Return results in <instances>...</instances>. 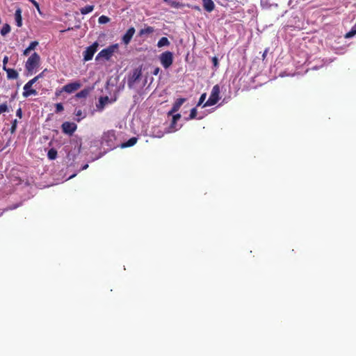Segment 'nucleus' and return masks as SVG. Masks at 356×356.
<instances>
[{"label": "nucleus", "instance_id": "1", "mask_svg": "<svg viewBox=\"0 0 356 356\" xmlns=\"http://www.w3.org/2000/svg\"><path fill=\"white\" fill-rule=\"evenodd\" d=\"M40 56L36 52H34L31 54V56L27 59L25 63V69L27 72V75H31L35 72V70L40 66Z\"/></svg>", "mask_w": 356, "mask_h": 356}, {"label": "nucleus", "instance_id": "2", "mask_svg": "<svg viewBox=\"0 0 356 356\" xmlns=\"http://www.w3.org/2000/svg\"><path fill=\"white\" fill-rule=\"evenodd\" d=\"M115 131L109 130L104 132L102 137V145L107 147L108 149H112L115 148L117 145L115 144Z\"/></svg>", "mask_w": 356, "mask_h": 356}, {"label": "nucleus", "instance_id": "3", "mask_svg": "<svg viewBox=\"0 0 356 356\" xmlns=\"http://www.w3.org/2000/svg\"><path fill=\"white\" fill-rule=\"evenodd\" d=\"M220 86L218 85H215L211 90V92L209 99L204 104L203 107L211 106L217 104L220 99Z\"/></svg>", "mask_w": 356, "mask_h": 356}, {"label": "nucleus", "instance_id": "4", "mask_svg": "<svg viewBox=\"0 0 356 356\" xmlns=\"http://www.w3.org/2000/svg\"><path fill=\"white\" fill-rule=\"evenodd\" d=\"M118 44H113L109 47H108L106 49H102L101 51L99 52L97 56H96V60H99L102 58H104L106 60H108L111 56H113L114 51L118 49Z\"/></svg>", "mask_w": 356, "mask_h": 356}, {"label": "nucleus", "instance_id": "5", "mask_svg": "<svg viewBox=\"0 0 356 356\" xmlns=\"http://www.w3.org/2000/svg\"><path fill=\"white\" fill-rule=\"evenodd\" d=\"M159 59L163 67L168 69L173 63V54L170 51H165L160 55Z\"/></svg>", "mask_w": 356, "mask_h": 356}, {"label": "nucleus", "instance_id": "6", "mask_svg": "<svg viewBox=\"0 0 356 356\" xmlns=\"http://www.w3.org/2000/svg\"><path fill=\"white\" fill-rule=\"evenodd\" d=\"M142 75L141 68H136L133 70L132 73L129 76L127 84L129 88L134 87L136 81H138Z\"/></svg>", "mask_w": 356, "mask_h": 356}, {"label": "nucleus", "instance_id": "7", "mask_svg": "<svg viewBox=\"0 0 356 356\" xmlns=\"http://www.w3.org/2000/svg\"><path fill=\"white\" fill-rule=\"evenodd\" d=\"M99 44L97 42H95L92 45L88 47L83 51V60L84 61H89L92 60L95 53L97 50Z\"/></svg>", "mask_w": 356, "mask_h": 356}, {"label": "nucleus", "instance_id": "8", "mask_svg": "<svg viewBox=\"0 0 356 356\" xmlns=\"http://www.w3.org/2000/svg\"><path fill=\"white\" fill-rule=\"evenodd\" d=\"M35 83V80L33 79L29 81L24 86V92L22 95L24 97H28L30 95H37V91L35 89H32V86Z\"/></svg>", "mask_w": 356, "mask_h": 356}, {"label": "nucleus", "instance_id": "9", "mask_svg": "<svg viewBox=\"0 0 356 356\" xmlns=\"http://www.w3.org/2000/svg\"><path fill=\"white\" fill-rule=\"evenodd\" d=\"M61 127L63 133L72 135L73 133L76 131L77 126L74 122H65L62 124Z\"/></svg>", "mask_w": 356, "mask_h": 356}, {"label": "nucleus", "instance_id": "10", "mask_svg": "<svg viewBox=\"0 0 356 356\" xmlns=\"http://www.w3.org/2000/svg\"><path fill=\"white\" fill-rule=\"evenodd\" d=\"M81 87V83L79 81H74L67 83L63 87V90L67 93H72Z\"/></svg>", "mask_w": 356, "mask_h": 356}, {"label": "nucleus", "instance_id": "11", "mask_svg": "<svg viewBox=\"0 0 356 356\" xmlns=\"http://www.w3.org/2000/svg\"><path fill=\"white\" fill-rule=\"evenodd\" d=\"M186 102L185 98H179L173 104L171 110L168 112V115H172L179 111L181 105Z\"/></svg>", "mask_w": 356, "mask_h": 356}, {"label": "nucleus", "instance_id": "12", "mask_svg": "<svg viewBox=\"0 0 356 356\" xmlns=\"http://www.w3.org/2000/svg\"><path fill=\"white\" fill-rule=\"evenodd\" d=\"M134 33H135V29L134 27L129 28L122 37V41H123L124 44H128L130 42V41L131 40V38H132L133 35H134Z\"/></svg>", "mask_w": 356, "mask_h": 356}, {"label": "nucleus", "instance_id": "13", "mask_svg": "<svg viewBox=\"0 0 356 356\" xmlns=\"http://www.w3.org/2000/svg\"><path fill=\"white\" fill-rule=\"evenodd\" d=\"M204 9L208 12H212L215 8V4L212 0H202Z\"/></svg>", "mask_w": 356, "mask_h": 356}, {"label": "nucleus", "instance_id": "14", "mask_svg": "<svg viewBox=\"0 0 356 356\" xmlns=\"http://www.w3.org/2000/svg\"><path fill=\"white\" fill-rule=\"evenodd\" d=\"M15 19L16 25L18 27H21L22 26V9L20 8H17L15 10Z\"/></svg>", "mask_w": 356, "mask_h": 356}, {"label": "nucleus", "instance_id": "15", "mask_svg": "<svg viewBox=\"0 0 356 356\" xmlns=\"http://www.w3.org/2000/svg\"><path fill=\"white\" fill-rule=\"evenodd\" d=\"M4 71L6 72L8 79H17L19 76L18 72L14 69L7 68Z\"/></svg>", "mask_w": 356, "mask_h": 356}, {"label": "nucleus", "instance_id": "16", "mask_svg": "<svg viewBox=\"0 0 356 356\" xmlns=\"http://www.w3.org/2000/svg\"><path fill=\"white\" fill-rule=\"evenodd\" d=\"M109 99L107 96L101 97L99 99V104L97 105V107L99 110H102L105 105L108 102Z\"/></svg>", "mask_w": 356, "mask_h": 356}, {"label": "nucleus", "instance_id": "17", "mask_svg": "<svg viewBox=\"0 0 356 356\" xmlns=\"http://www.w3.org/2000/svg\"><path fill=\"white\" fill-rule=\"evenodd\" d=\"M90 90L91 89L90 88H84L76 94V97L79 99L86 98L89 95Z\"/></svg>", "mask_w": 356, "mask_h": 356}, {"label": "nucleus", "instance_id": "18", "mask_svg": "<svg viewBox=\"0 0 356 356\" xmlns=\"http://www.w3.org/2000/svg\"><path fill=\"white\" fill-rule=\"evenodd\" d=\"M137 140H138L137 138L132 137L130 139H129L127 142L122 143L121 145V147L122 148L131 147V146L134 145L137 143Z\"/></svg>", "mask_w": 356, "mask_h": 356}, {"label": "nucleus", "instance_id": "19", "mask_svg": "<svg viewBox=\"0 0 356 356\" xmlns=\"http://www.w3.org/2000/svg\"><path fill=\"white\" fill-rule=\"evenodd\" d=\"M95 6L93 5H88L80 9V13L82 15H86L91 13L94 10Z\"/></svg>", "mask_w": 356, "mask_h": 356}, {"label": "nucleus", "instance_id": "20", "mask_svg": "<svg viewBox=\"0 0 356 356\" xmlns=\"http://www.w3.org/2000/svg\"><path fill=\"white\" fill-rule=\"evenodd\" d=\"M170 44V42L166 37H162L158 42L157 46L159 47H162L163 46H168Z\"/></svg>", "mask_w": 356, "mask_h": 356}, {"label": "nucleus", "instance_id": "21", "mask_svg": "<svg viewBox=\"0 0 356 356\" xmlns=\"http://www.w3.org/2000/svg\"><path fill=\"white\" fill-rule=\"evenodd\" d=\"M47 156L50 160H54L57 156V151L54 148H51L47 153Z\"/></svg>", "mask_w": 356, "mask_h": 356}, {"label": "nucleus", "instance_id": "22", "mask_svg": "<svg viewBox=\"0 0 356 356\" xmlns=\"http://www.w3.org/2000/svg\"><path fill=\"white\" fill-rule=\"evenodd\" d=\"M154 31V28L152 26H147L145 29H143L139 32V35H143L145 34H149L152 33Z\"/></svg>", "mask_w": 356, "mask_h": 356}, {"label": "nucleus", "instance_id": "23", "mask_svg": "<svg viewBox=\"0 0 356 356\" xmlns=\"http://www.w3.org/2000/svg\"><path fill=\"white\" fill-rule=\"evenodd\" d=\"M10 31V26L8 24H5L1 30V34L4 36Z\"/></svg>", "mask_w": 356, "mask_h": 356}, {"label": "nucleus", "instance_id": "24", "mask_svg": "<svg viewBox=\"0 0 356 356\" xmlns=\"http://www.w3.org/2000/svg\"><path fill=\"white\" fill-rule=\"evenodd\" d=\"M356 34V26H353L352 29L346 33L345 38H350L353 37Z\"/></svg>", "mask_w": 356, "mask_h": 356}, {"label": "nucleus", "instance_id": "25", "mask_svg": "<svg viewBox=\"0 0 356 356\" xmlns=\"http://www.w3.org/2000/svg\"><path fill=\"white\" fill-rule=\"evenodd\" d=\"M197 116V110L195 108H193L191 110V113L189 116L186 118V120H190L195 118Z\"/></svg>", "mask_w": 356, "mask_h": 356}, {"label": "nucleus", "instance_id": "26", "mask_svg": "<svg viewBox=\"0 0 356 356\" xmlns=\"http://www.w3.org/2000/svg\"><path fill=\"white\" fill-rule=\"evenodd\" d=\"M110 21V18L105 15H102L99 17L98 22L99 24H106Z\"/></svg>", "mask_w": 356, "mask_h": 356}, {"label": "nucleus", "instance_id": "27", "mask_svg": "<svg viewBox=\"0 0 356 356\" xmlns=\"http://www.w3.org/2000/svg\"><path fill=\"white\" fill-rule=\"evenodd\" d=\"M8 106L7 105V103L5 102V103L1 104L0 105V115L3 113L8 112Z\"/></svg>", "mask_w": 356, "mask_h": 356}, {"label": "nucleus", "instance_id": "28", "mask_svg": "<svg viewBox=\"0 0 356 356\" xmlns=\"http://www.w3.org/2000/svg\"><path fill=\"white\" fill-rule=\"evenodd\" d=\"M17 120L15 119L12 122L11 127L10 129V133L14 134L16 131L17 127Z\"/></svg>", "mask_w": 356, "mask_h": 356}, {"label": "nucleus", "instance_id": "29", "mask_svg": "<svg viewBox=\"0 0 356 356\" xmlns=\"http://www.w3.org/2000/svg\"><path fill=\"white\" fill-rule=\"evenodd\" d=\"M64 110V107L61 103L56 104V113H60Z\"/></svg>", "mask_w": 356, "mask_h": 356}, {"label": "nucleus", "instance_id": "30", "mask_svg": "<svg viewBox=\"0 0 356 356\" xmlns=\"http://www.w3.org/2000/svg\"><path fill=\"white\" fill-rule=\"evenodd\" d=\"M38 41H33L30 43V44L29 45L28 48L32 51L33 49H35V48L38 45Z\"/></svg>", "mask_w": 356, "mask_h": 356}, {"label": "nucleus", "instance_id": "31", "mask_svg": "<svg viewBox=\"0 0 356 356\" xmlns=\"http://www.w3.org/2000/svg\"><path fill=\"white\" fill-rule=\"evenodd\" d=\"M206 97H207V94L206 93H203L201 95L200 99H199V102L197 103V106H200L201 104H203V102H204L205 99H206Z\"/></svg>", "mask_w": 356, "mask_h": 356}, {"label": "nucleus", "instance_id": "32", "mask_svg": "<svg viewBox=\"0 0 356 356\" xmlns=\"http://www.w3.org/2000/svg\"><path fill=\"white\" fill-rule=\"evenodd\" d=\"M211 60H212V63H213V67L214 68L217 69L219 66V63H218V59L217 57L216 56H213L212 58H211Z\"/></svg>", "mask_w": 356, "mask_h": 356}, {"label": "nucleus", "instance_id": "33", "mask_svg": "<svg viewBox=\"0 0 356 356\" xmlns=\"http://www.w3.org/2000/svg\"><path fill=\"white\" fill-rule=\"evenodd\" d=\"M8 62V57L7 56H5L3 59V70H5L8 67H6V65Z\"/></svg>", "mask_w": 356, "mask_h": 356}, {"label": "nucleus", "instance_id": "34", "mask_svg": "<svg viewBox=\"0 0 356 356\" xmlns=\"http://www.w3.org/2000/svg\"><path fill=\"white\" fill-rule=\"evenodd\" d=\"M16 115L19 118H22V110L21 108H19L17 111H16Z\"/></svg>", "mask_w": 356, "mask_h": 356}, {"label": "nucleus", "instance_id": "35", "mask_svg": "<svg viewBox=\"0 0 356 356\" xmlns=\"http://www.w3.org/2000/svg\"><path fill=\"white\" fill-rule=\"evenodd\" d=\"M160 72V68L159 67H156L154 69L153 72H152L153 75H158Z\"/></svg>", "mask_w": 356, "mask_h": 356}, {"label": "nucleus", "instance_id": "36", "mask_svg": "<svg viewBox=\"0 0 356 356\" xmlns=\"http://www.w3.org/2000/svg\"><path fill=\"white\" fill-rule=\"evenodd\" d=\"M43 74H44V72H42L41 73H40L38 75H37L36 76H35L33 78L34 80H35V82L38 81L40 78H42L43 76Z\"/></svg>", "mask_w": 356, "mask_h": 356}, {"label": "nucleus", "instance_id": "37", "mask_svg": "<svg viewBox=\"0 0 356 356\" xmlns=\"http://www.w3.org/2000/svg\"><path fill=\"white\" fill-rule=\"evenodd\" d=\"M75 114H76V116H78V117H79V118H83V115H82V114H83V113H82V111H81V110H80V109L76 110V111H75Z\"/></svg>", "mask_w": 356, "mask_h": 356}, {"label": "nucleus", "instance_id": "38", "mask_svg": "<svg viewBox=\"0 0 356 356\" xmlns=\"http://www.w3.org/2000/svg\"><path fill=\"white\" fill-rule=\"evenodd\" d=\"M180 118H181V115L177 113V114H175V115H173L172 120H174V121H177V120H179Z\"/></svg>", "mask_w": 356, "mask_h": 356}, {"label": "nucleus", "instance_id": "39", "mask_svg": "<svg viewBox=\"0 0 356 356\" xmlns=\"http://www.w3.org/2000/svg\"><path fill=\"white\" fill-rule=\"evenodd\" d=\"M31 52V50L27 47L26 49H25L23 51V55L24 56H28Z\"/></svg>", "mask_w": 356, "mask_h": 356}, {"label": "nucleus", "instance_id": "40", "mask_svg": "<svg viewBox=\"0 0 356 356\" xmlns=\"http://www.w3.org/2000/svg\"><path fill=\"white\" fill-rule=\"evenodd\" d=\"M193 9H194V10H197V11H199V12H200V11H201V8H200V6H193Z\"/></svg>", "mask_w": 356, "mask_h": 356}, {"label": "nucleus", "instance_id": "41", "mask_svg": "<svg viewBox=\"0 0 356 356\" xmlns=\"http://www.w3.org/2000/svg\"><path fill=\"white\" fill-rule=\"evenodd\" d=\"M267 53H268V49H266L264 51V54H263V55H262V59H263V60H264V59L266 58V55H267Z\"/></svg>", "mask_w": 356, "mask_h": 356}, {"label": "nucleus", "instance_id": "42", "mask_svg": "<svg viewBox=\"0 0 356 356\" xmlns=\"http://www.w3.org/2000/svg\"><path fill=\"white\" fill-rule=\"evenodd\" d=\"M64 92V90H63V88L60 90H56V95L58 97L59 95H60L61 92Z\"/></svg>", "mask_w": 356, "mask_h": 356}, {"label": "nucleus", "instance_id": "43", "mask_svg": "<svg viewBox=\"0 0 356 356\" xmlns=\"http://www.w3.org/2000/svg\"><path fill=\"white\" fill-rule=\"evenodd\" d=\"M176 123H177V121H174V120H172V122H171L170 127L172 128L174 127L175 126Z\"/></svg>", "mask_w": 356, "mask_h": 356}, {"label": "nucleus", "instance_id": "44", "mask_svg": "<svg viewBox=\"0 0 356 356\" xmlns=\"http://www.w3.org/2000/svg\"><path fill=\"white\" fill-rule=\"evenodd\" d=\"M177 3L176 2H175V1H172L171 3V6H173V7H177Z\"/></svg>", "mask_w": 356, "mask_h": 356}, {"label": "nucleus", "instance_id": "45", "mask_svg": "<svg viewBox=\"0 0 356 356\" xmlns=\"http://www.w3.org/2000/svg\"><path fill=\"white\" fill-rule=\"evenodd\" d=\"M32 1H33L34 4H35L37 7H38V4L37 3V2H35V1H33V0H32Z\"/></svg>", "mask_w": 356, "mask_h": 356}, {"label": "nucleus", "instance_id": "46", "mask_svg": "<svg viewBox=\"0 0 356 356\" xmlns=\"http://www.w3.org/2000/svg\"><path fill=\"white\" fill-rule=\"evenodd\" d=\"M88 165H86L84 167H83V169H86V168H88Z\"/></svg>", "mask_w": 356, "mask_h": 356}, {"label": "nucleus", "instance_id": "47", "mask_svg": "<svg viewBox=\"0 0 356 356\" xmlns=\"http://www.w3.org/2000/svg\"><path fill=\"white\" fill-rule=\"evenodd\" d=\"M163 134H161V135H159L158 137L159 138H161V136H163Z\"/></svg>", "mask_w": 356, "mask_h": 356}, {"label": "nucleus", "instance_id": "48", "mask_svg": "<svg viewBox=\"0 0 356 356\" xmlns=\"http://www.w3.org/2000/svg\"><path fill=\"white\" fill-rule=\"evenodd\" d=\"M164 1H165V2H168V1H169V0H164Z\"/></svg>", "mask_w": 356, "mask_h": 356}]
</instances>
